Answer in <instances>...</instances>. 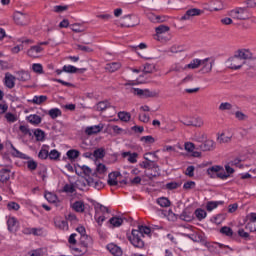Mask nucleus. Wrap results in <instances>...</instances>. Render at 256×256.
Segmentation results:
<instances>
[{"instance_id":"obj_41","label":"nucleus","mask_w":256,"mask_h":256,"mask_svg":"<svg viewBox=\"0 0 256 256\" xmlns=\"http://www.w3.org/2000/svg\"><path fill=\"white\" fill-rule=\"evenodd\" d=\"M194 215L198 219V221H203L205 217H207V212L201 208L195 210Z\"/></svg>"},{"instance_id":"obj_8","label":"nucleus","mask_w":256,"mask_h":256,"mask_svg":"<svg viewBox=\"0 0 256 256\" xmlns=\"http://www.w3.org/2000/svg\"><path fill=\"white\" fill-rule=\"evenodd\" d=\"M41 53H43V47H41L40 45L31 46L27 50L28 57H31L32 59H37V57H39Z\"/></svg>"},{"instance_id":"obj_47","label":"nucleus","mask_w":256,"mask_h":256,"mask_svg":"<svg viewBox=\"0 0 256 256\" xmlns=\"http://www.w3.org/2000/svg\"><path fill=\"white\" fill-rule=\"evenodd\" d=\"M7 209L8 211H19V209H21V205H19V203L17 202H9L7 204Z\"/></svg>"},{"instance_id":"obj_38","label":"nucleus","mask_w":256,"mask_h":256,"mask_svg":"<svg viewBox=\"0 0 256 256\" xmlns=\"http://www.w3.org/2000/svg\"><path fill=\"white\" fill-rule=\"evenodd\" d=\"M108 107H111L109 101H101L96 104L95 109L96 111H105V109H108Z\"/></svg>"},{"instance_id":"obj_54","label":"nucleus","mask_w":256,"mask_h":256,"mask_svg":"<svg viewBox=\"0 0 256 256\" xmlns=\"http://www.w3.org/2000/svg\"><path fill=\"white\" fill-rule=\"evenodd\" d=\"M95 159H103V157H105V150L99 148L96 149L93 153Z\"/></svg>"},{"instance_id":"obj_48","label":"nucleus","mask_w":256,"mask_h":256,"mask_svg":"<svg viewBox=\"0 0 256 256\" xmlns=\"http://www.w3.org/2000/svg\"><path fill=\"white\" fill-rule=\"evenodd\" d=\"M34 135L36 137V141H44L45 139V132L41 129H36L34 131Z\"/></svg>"},{"instance_id":"obj_60","label":"nucleus","mask_w":256,"mask_h":256,"mask_svg":"<svg viewBox=\"0 0 256 256\" xmlns=\"http://www.w3.org/2000/svg\"><path fill=\"white\" fill-rule=\"evenodd\" d=\"M27 167L28 169H30V171H35V169H37V162H35L34 160H29L27 162Z\"/></svg>"},{"instance_id":"obj_25","label":"nucleus","mask_w":256,"mask_h":256,"mask_svg":"<svg viewBox=\"0 0 256 256\" xmlns=\"http://www.w3.org/2000/svg\"><path fill=\"white\" fill-rule=\"evenodd\" d=\"M11 179V170L10 169H1L0 170V183H7Z\"/></svg>"},{"instance_id":"obj_61","label":"nucleus","mask_w":256,"mask_h":256,"mask_svg":"<svg viewBox=\"0 0 256 256\" xmlns=\"http://www.w3.org/2000/svg\"><path fill=\"white\" fill-rule=\"evenodd\" d=\"M193 127H203V119L195 118L192 120Z\"/></svg>"},{"instance_id":"obj_44","label":"nucleus","mask_w":256,"mask_h":256,"mask_svg":"<svg viewBox=\"0 0 256 256\" xmlns=\"http://www.w3.org/2000/svg\"><path fill=\"white\" fill-rule=\"evenodd\" d=\"M179 187H181V182H176V181L168 182L165 185V188L168 189V191L179 189Z\"/></svg>"},{"instance_id":"obj_64","label":"nucleus","mask_w":256,"mask_h":256,"mask_svg":"<svg viewBox=\"0 0 256 256\" xmlns=\"http://www.w3.org/2000/svg\"><path fill=\"white\" fill-rule=\"evenodd\" d=\"M194 187H195L194 181H188L183 185V189H186V190L193 189Z\"/></svg>"},{"instance_id":"obj_58","label":"nucleus","mask_w":256,"mask_h":256,"mask_svg":"<svg viewBox=\"0 0 256 256\" xmlns=\"http://www.w3.org/2000/svg\"><path fill=\"white\" fill-rule=\"evenodd\" d=\"M5 119L8 123H15V121H17V117L11 112L5 114Z\"/></svg>"},{"instance_id":"obj_32","label":"nucleus","mask_w":256,"mask_h":256,"mask_svg":"<svg viewBox=\"0 0 256 256\" xmlns=\"http://www.w3.org/2000/svg\"><path fill=\"white\" fill-rule=\"evenodd\" d=\"M111 227H121L123 225V218L121 217H112L108 221Z\"/></svg>"},{"instance_id":"obj_52","label":"nucleus","mask_w":256,"mask_h":256,"mask_svg":"<svg viewBox=\"0 0 256 256\" xmlns=\"http://www.w3.org/2000/svg\"><path fill=\"white\" fill-rule=\"evenodd\" d=\"M45 199L47 200L48 203H55L57 201V196L51 192H47L44 195Z\"/></svg>"},{"instance_id":"obj_63","label":"nucleus","mask_w":256,"mask_h":256,"mask_svg":"<svg viewBox=\"0 0 256 256\" xmlns=\"http://www.w3.org/2000/svg\"><path fill=\"white\" fill-rule=\"evenodd\" d=\"M81 170L83 171L84 175H87V177H89V175L92 173L91 168L87 165L81 166Z\"/></svg>"},{"instance_id":"obj_2","label":"nucleus","mask_w":256,"mask_h":256,"mask_svg":"<svg viewBox=\"0 0 256 256\" xmlns=\"http://www.w3.org/2000/svg\"><path fill=\"white\" fill-rule=\"evenodd\" d=\"M229 17L235 19L236 21H247L250 19L251 14L247 7H236L228 12Z\"/></svg>"},{"instance_id":"obj_50","label":"nucleus","mask_w":256,"mask_h":256,"mask_svg":"<svg viewBox=\"0 0 256 256\" xmlns=\"http://www.w3.org/2000/svg\"><path fill=\"white\" fill-rule=\"evenodd\" d=\"M219 111H231L233 109V105H231V103L229 102H222L219 105Z\"/></svg>"},{"instance_id":"obj_6","label":"nucleus","mask_w":256,"mask_h":256,"mask_svg":"<svg viewBox=\"0 0 256 256\" xmlns=\"http://www.w3.org/2000/svg\"><path fill=\"white\" fill-rule=\"evenodd\" d=\"M215 63V60L213 58H205L201 60L200 66L202 67L200 69V73H211L213 71V64Z\"/></svg>"},{"instance_id":"obj_14","label":"nucleus","mask_w":256,"mask_h":256,"mask_svg":"<svg viewBox=\"0 0 256 256\" xmlns=\"http://www.w3.org/2000/svg\"><path fill=\"white\" fill-rule=\"evenodd\" d=\"M10 145V154L12 155V157H16L18 159H29V156H27L26 154H23V152L17 150V148H15V146L13 145V143H9Z\"/></svg>"},{"instance_id":"obj_42","label":"nucleus","mask_w":256,"mask_h":256,"mask_svg":"<svg viewBox=\"0 0 256 256\" xmlns=\"http://www.w3.org/2000/svg\"><path fill=\"white\" fill-rule=\"evenodd\" d=\"M118 118L120 121H124V123H128V121H131V114L129 112H119L118 113Z\"/></svg>"},{"instance_id":"obj_37","label":"nucleus","mask_w":256,"mask_h":256,"mask_svg":"<svg viewBox=\"0 0 256 256\" xmlns=\"http://www.w3.org/2000/svg\"><path fill=\"white\" fill-rule=\"evenodd\" d=\"M160 207H171V201L167 197H160L156 200Z\"/></svg>"},{"instance_id":"obj_16","label":"nucleus","mask_w":256,"mask_h":256,"mask_svg":"<svg viewBox=\"0 0 256 256\" xmlns=\"http://www.w3.org/2000/svg\"><path fill=\"white\" fill-rule=\"evenodd\" d=\"M103 127V124L88 126L85 129V133L86 135H97V133H101L103 131Z\"/></svg>"},{"instance_id":"obj_3","label":"nucleus","mask_w":256,"mask_h":256,"mask_svg":"<svg viewBox=\"0 0 256 256\" xmlns=\"http://www.w3.org/2000/svg\"><path fill=\"white\" fill-rule=\"evenodd\" d=\"M128 241L136 249H143V247H145V241H143V236L141 232L137 231V229H133L131 231V234L128 236Z\"/></svg>"},{"instance_id":"obj_20","label":"nucleus","mask_w":256,"mask_h":256,"mask_svg":"<svg viewBox=\"0 0 256 256\" xmlns=\"http://www.w3.org/2000/svg\"><path fill=\"white\" fill-rule=\"evenodd\" d=\"M215 147V142L213 140H205L202 144L199 145L200 151H213Z\"/></svg>"},{"instance_id":"obj_36","label":"nucleus","mask_w":256,"mask_h":256,"mask_svg":"<svg viewBox=\"0 0 256 256\" xmlns=\"http://www.w3.org/2000/svg\"><path fill=\"white\" fill-rule=\"evenodd\" d=\"M136 231H139L143 237H145V235L151 237V228L149 226H138V229H136Z\"/></svg>"},{"instance_id":"obj_57","label":"nucleus","mask_w":256,"mask_h":256,"mask_svg":"<svg viewBox=\"0 0 256 256\" xmlns=\"http://www.w3.org/2000/svg\"><path fill=\"white\" fill-rule=\"evenodd\" d=\"M184 149L185 151H188V153H193V151H195V144L192 142H186L184 144Z\"/></svg>"},{"instance_id":"obj_5","label":"nucleus","mask_w":256,"mask_h":256,"mask_svg":"<svg viewBox=\"0 0 256 256\" xmlns=\"http://www.w3.org/2000/svg\"><path fill=\"white\" fill-rule=\"evenodd\" d=\"M78 183H80L82 185V187H93L94 189H97L98 191L103 189V187H105V184H103V182H101V180H94L93 178H88L85 180H80L78 181Z\"/></svg>"},{"instance_id":"obj_62","label":"nucleus","mask_w":256,"mask_h":256,"mask_svg":"<svg viewBox=\"0 0 256 256\" xmlns=\"http://www.w3.org/2000/svg\"><path fill=\"white\" fill-rule=\"evenodd\" d=\"M67 9H68L67 6H61V5L54 6L55 13H63V11H67Z\"/></svg>"},{"instance_id":"obj_7","label":"nucleus","mask_w":256,"mask_h":256,"mask_svg":"<svg viewBox=\"0 0 256 256\" xmlns=\"http://www.w3.org/2000/svg\"><path fill=\"white\" fill-rule=\"evenodd\" d=\"M169 26L160 25L155 28L156 35L154 36V39L156 41H166L165 37L163 36L165 33H169Z\"/></svg>"},{"instance_id":"obj_27","label":"nucleus","mask_w":256,"mask_h":256,"mask_svg":"<svg viewBox=\"0 0 256 256\" xmlns=\"http://www.w3.org/2000/svg\"><path fill=\"white\" fill-rule=\"evenodd\" d=\"M106 71H109V73H115V71H119L121 69L120 62H111L106 64L105 67Z\"/></svg>"},{"instance_id":"obj_53","label":"nucleus","mask_w":256,"mask_h":256,"mask_svg":"<svg viewBox=\"0 0 256 256\" xmlns=\"http://www.w3.org/2000/svg\"><path fill=\"white\" fill-rule=\"evenodd\" d=\"M153 71H155V64H144L143 73H153Z\"/></svg>"},{"instance_id":"obj_19","label":"nucleus","mask_w":256,"mask_h":256,"mask_svg":"<svg viewBox=\"0 0 256 256\" xmlns=\"http://www.w3.org/2000/svg\"><path fill=\"white\" fill-rule=\"evenodd\" d=\"M121 175L119 172H112L108 175L107 183L110 185V187H117L119 186V181H117V178Z\"/></svg>"},{"instance_id":"obj_28","label":"nucleus","mask_w":256,"mask_h":256,"mask_svg":"<svg viewBox=\"0 0 256 256\" xmlns=\"http://www.w3.org/2000/svg\"><path fill=\"white\" fill-rule=\"evenodd\" d=\"M219 205H223V201H209L206 204V211L211 213V211L217 209Z\"/></svg>"},{"instance_id":"obj_51","label":"nucleus","mask_w":256,"mask_h":256,"mask_svg":"<svg viewBox=\"0 0 256 256\" xmlns=\"http://www.w3.org/2000/svg\"><path fill=\"white\" fill-rule=\"evenodd\" d=\"M224 219H225V214H217L212 218V222H214L215 225H221Z\"/></svg>"},{"instance_id":"obj_9","label":"nucleus","mask_w":256,"mask_h":256,"mask_svg":"<svg viewBox=\"0 0 256 256\" xmlns=\"http://www.w3.org/2000/svg\"><path fill=\"white\" fill-rule=\"evenodd\" d=\"M132 93L138 97H155V94L149 89L132 88Z\"/></svg>"},{"instance_id":"obj_12","label":"nucleus","mask_w":256,"mask_h":256,"mask_svg":"<svg viewBox=\"0 0 256 256\" xmlns=\"http://www.w3.org/2000/svg\"><path fill=\"white\" fill-rule=\"evenodd\" d=\"M201 15V10L197 8H192L186 11V13L180 18V21H189L191 17H197Z\"/></svg>"},{"instance_id":"obj_46","label":"nucleus","mask_w":256,"mask_h":256,"mask_svg":"<svg viewBox=\"0 0 256 256\" xmlns=\"http://www.w3.org/2000/svg\"><path fill=\"white\" fill-rule=\"evenodd\" d=\"M220 233H222V235H226V237H233V229H231V227L228 226H224L220 229Z\"/></svg>"},{"instance_id":"obj_23","label":"nucleus","mask_w":256,"mask_h":256,"mask_svg":"<svg viewBox=\"0 0 256 256\" xmlns=\"http://www.w3.org/2000/svg\"><path fill=\"white\" fill-rule=\"evenodd\" d=\"M71 207L76 213H85V202L83 201H75Z\"/></svg>"},{"instance_id":"obj_45","label":"nucleus","mask_w":256,"mask_h":256,"mask_svg":"<svg viewBox=\"0 0 256 256\" xmlns=\"http://www.w3.org/2000/svg\"><path fill=\"white\" fill-rule=\"evenodd\" d=\"M94 219H95L97 225H99V227H101L103 225V223H105L106 218H105V215L98 214L95 212Z\"/></svg>"},{"instance_id":"obj_31","label":"nucleus","mask_w":256,"mask_h":256,"mask_svg":"<svg viewBox=\"0 0 256 256\" xmlns=\"http://www.w3.org/2000/svg\"><path fill=\"white\" fill-rule=\"evenodd\" d=\"M27 121L31 123V125H39L42 121V118L37 114H32L27 117Z\"/></svg>"},{"instance_id":"obj_4","label":"nucleus","mask_w":256,"mask_h":256,"mask_svg":"<svg viewBox=\"0 0 256 256\" xmlns=\"http://www.w3.org/2000/svg\"><path fill=\"white\" fill-rule=\"evenodd\" d=\"M243 65H245V61L240 60L237 54H234L226 61V67H228V69H233L234 71L241 69Z\"/></svg>"},{"instance_id":"obj_15","label":"nucleus","mask_w":256,"mask_h":256,"mask_svg":"<svg viewBox=\"0 0 256 256\" xmlns=\"http://www.w3.org/2000/svg\"><path fill=\"white\" fill-rule=\"evenodd\" d=\"M106 249H108L109 253L114 256H121L123 255V250L121 247L117 246L115 243H110L106 246Z\"/></svg>"},{"instance_id":"obj_10","label":"nucleus","mask_w":256,"mask_h":256,"mask_svg":"<svg viewBox=\"0 0 256 256\" xmlns=\"http://www.w3.org/2000/svg\"><path fill=\"white\" fill-rule=\"evenodd\" d=\"M14 21L17 25H27L29 23V16L21 12H16L14 14Z\"/></svg>"},{"instance_id":"obj_13","label":"nucleus","mask_w":256,"mask_h":256,"mask_svg":"<svg viewBox=\"0 0 256 256\" xmlns=\"http://www.w3.org/2000/svg\"><path fill=\"white\" fill-rule=\"evenodd\" d=\"M7 227L10 233H16L19 228V221L15 217H9L7 220Z\"/></svg>"},{"instance_id":"obj_21","label":"nucleus","mask_w":256,"mask_h":256,"mask_svg":"<svg viewBox=\"0 0 256 256\" xmlns=\"http://www.w3.org/2000/svg\"><path fill=\"white\" fill-rule=\"evenodd\" d=\"M235 54L240 58V61H247V59H251V57H253V54L246 49L238 50Z\"/></svg>"},{"instance_id":"obj_35","label":"nucleus","mask_w":256,"mask_h":256,"mask_svg":"<svg viewBox=\"0 0 256 256\" xmlns=\"http://www.w3.org/2000/svg\"><path fill=\"white\" fill-rule=\"evenodd\" d=\"M66 155L68 159H70L71 161H75V159H77L79 155H81V152H79V150L70 149L67 151Z\"/></svg>"},{"instance_id":"obj_59","label":"nucleus","mask_w":256,"mask_h":256,"mask_svg":"<svg viewBox=\"0 0 256 256\" xmlns=\"http://www.w3.org/2000/svg\"><path fill=\"white\" fill-rule=\"evenodd\" d=\"M38 157L39 159H47V157H49V151L41 149L38 153Z\"/></svg>"},{"instance_id":"obj_22","label":"nucleus","mask_w":256,"mask_h":256,"mask_svg":"<svg viewBox=\"0 0 256 256\" xmlns=\"http://www.w3.org/2000/svg\"><path fill=\"white\" fill-rule=\"evenodd\" d=\"M95 213H98V215H104L111 213V210L107 208V206L102 205L101 203H96L94 205Z\"/></svg>"},{"instance_id":"obj_18","label":"nucleus","mask_w":256,"mask_h":256,"mask_svg":"<svg viewBox=\"0 0 256 256\" xmlns=\"http://www.w3.org/2000/svg\"><path fill=\"white\" fill-rule=\"evenodd\" d=\"M17 80L22 83H27V81H31V73H29V71L20 70L17 72Z\"/></svg>"},{"instance_id":"obj_39","label":"nucleus","mask_w":256,"mask_h":256,"mask_svg":"<svg viewBox=\"0 0 256 256\" xmlns=\"http://www.w3.org/2000/svg\"><path fill=\"white\" fill-rule=\"evenodd\" d=\"M80 243L82 246L85 247V249H87V247H89V245H91V237L87 234L80 236Z\"/></svg>"},{"instance_id":"obj_17","label":"nucleus","mask_w":256,"mask_h":256,"mask_svg":"<svg viewBox=\"0 0 256 256\" xmlns=\"http://www.w3.org/2000/svg\"><path fill=\"white\" fill-rule=\"evenodd\" d=\"M193 210L191 208H185L182 213L180 214V219L182 221L190 222L193 221Z\"/></svg>"},{"instance_id":"obj_43","label":"nucleus","mask_w":256,"mask_h":256,"mask_svg":"<svg viewBox=\"0 0 256 256\" xmlns=\"http://www.w3.org/2000/svg\"><path fill=\"white\" fill-rule=\"evenodd\" d=\"M45 101H47L46 95L34 96L32 99L34 105H41L42 103H45Z\"/></svg>"},{"instance_id":"obj_34","label":"nucleus","mask_w":256,"mask_h":256,"mask_svg":"<svg viewBox=\"0 0 256 256\" xmlns=\"http://www.w3.org/2000/svg\"><path fill=\"white\" fill-rule=\"evenodd\" d=\"M31 69L33 73H36V75H43V64L41 63H33L31 66Z\"/></svg>"},{"instance_id":"obj_56","label":"nucleus","mask_w":256,"mask_h":256,"mask_svg":"<svg viewBox=\"0 0 256 256\" xmlns=\"http://www.w3.org/2000/svg\"><path fill=\"white\" fill-rule=\"evenodd\" d=\"M185 66L183 67L181 64L172 65L170 71H175L176 73H181V71H185Z\"/></svg>"},{"instance_id":"obj_1","label":"nucleus","mask_w":256,"mask_h":256,"mask_svg":"<svg viewBox=\"0 0 256 256\" xmlns=\"http://www.w3.org/2000/svg\"><path fill=\"white\" fill-rule=\"evenodd\" d=\"M145 161L140 163V167L142 169H157L159 166L157 165V161H159V156H157V152H147L144 154Z\"/></svg>"},{"instance_id":"obj_26","label":"nucleus","mask_w":256,"mask_h":256,"mask_svg":"<svg viewBox=\"0 0 256 256\" xmlns=\"http://www.w3.org/2000/svg\"><path fill=\"white\" fill-rule=\"evenodd\" d=\"M219 171H223V168L219 165H215L207 169V174L209 175V177H211V179H215Z\"/></svg>"},{"instance_id":"obj_33","label":"nucleus","mask_w":256,"mask_h":256,"mask_svg":"<svg viewBox=\"0 0 256 256\" xmlns=\"http://www.w3.org/2000/svg\"><path fill=\"white\" fill-rule=\"evenodd\" d=\"M77 191L75 184L74 183H70V184H65L62 188V192L63 193H67V194H73Z\"/></svg>"},{"instance_id":"obj_55","label":"nucleus","mask_w":256,"mask_h":256,"mask_svg":"<svg viewBox=\"0 0 256 256\" xmlns=\"http://www.w3.org/2000/svg\"><path fill=\"white\" fill-rule=\"evenodd\" d=\"M140 141L152 145V143H155V138H153V136H143L140 138Z\"/></svg>"},{"instance_id":"obj_29","label":"nucleus","mask_w":256,"mask_h":256,"mask_svg":"<svg viewBox=\"0 0 256 256\" xmlns=\"http://www.w3.org/2000/svg\"><path fill=\"white\" fill-rule=\"evenodd\" d=\"M199 67H201V59L195 58L189 64L185 65L184 69H199Z\"/></svg>"},{"instance_id":"obj_40","label":"nucleus","mask_w":256,"mask_h":256,"mask_svg":"<svg viewBox=\"0 0 256 256\" xmlns=\"http://www.w3.org/2000/svg\"><path fill=\"white\" fill-rule=\"evenodd\" d=\"M48 115L51 117V119H57V117H61L62 112L59 108H52L48 111Z\"/></svg>"},{"instance_id":"obj_24","label":"nucleus","mask_w":256,"mask_h":256,"mask_svg":"<svg viewBox=\"0 0 256 256\" xmlns=\"http://www.w3.org/2000/svg\"><path fill=\"white\" fill-rule=\"evenodd\" d=\"M64 73H77V71H80V73H85L87 71V68H77L73 65H64L63 66Z\"/></svg>"},{"instance_id":"obj_30","label":"nucleus","mask_w":256,"mask_h":256,"mask_svg":"<svg viewBox=\"0 0 256 256\" xmlns=\"http://www.w3.org/2000/svg\"><path fill=\"white\" fill-rule=\"evenodd\" d=\"M122 157H128L129 163H137V157H139V154L137 152H123Z\"/></svg>"},{"instance_id":"obj_11","label":"nucleus","mask_w":256,"mask_h":256,"mask_svg":"<svg viewBox=\"0 0 256 256\" xmlns=\"http://www.w3.org/2000/svg\"><path fill=\"white\" fill-rule=\"evenodd\" d=\"M15 81L17 78L13 74L7 72L4 77V85L7 89H13L15 87Z\"/></svg>"},{"instance_id":"obj_49","label":"nucleus","mask_w":256,"mask_h":256,"mask_svg":"<svg viewBox=\"0 0 256 256\" xmlns=\"http://www.w3.org/2000/svg\"><path fill=\"white\" fill-rule=\"evenodd\" d=\"M48 157H49V159H51L53 161H57V159H59V157H61V153H59V151L54 149V150H51L50 152H48Z\"/></svg>"}]
</instances>
